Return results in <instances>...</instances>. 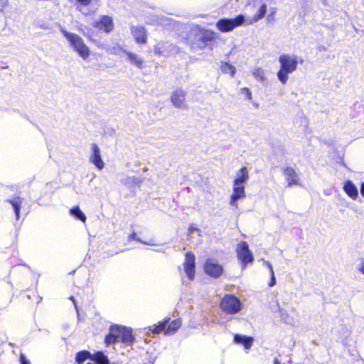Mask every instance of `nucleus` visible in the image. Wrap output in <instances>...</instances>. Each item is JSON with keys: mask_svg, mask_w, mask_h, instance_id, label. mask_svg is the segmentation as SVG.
I'll return each instance as SVG.
<instances>
[{"mask_svg": "<svg viewBox=\"0 0 364 364\" xmlns=\"http://www.w3.org/2000/svg\"><path fill=\"white\" fill-rule=\"evenodd\" d=\"M132 331L124 326L114 324L110 326L109 332L105 336V342L107 346L115 343L118 341L131 346L134 342Z\"/></svg>", "mask_w": 364, "mask_h": 364, "instance_id": "obj_1", "label": "nucleus"}, {"mask_svg": "<svg viewBox=\"0 0 364 364\" xmlns=\"http://www.w3.org/2000/svg\"><path fill=\"white\" fill-rule=\"evenodd\" d=\"M280 69L277 72L279 80L285 84L289 78V75L293 73L297 68L298 58L296 55L282 54L279 58Z\"/></svg>", "mask_w": 364, "mask_h": 364, "instance_id": "obj_2", "label": "nucleus"}, {"mask_svg": "<svg viewBox=\"0 0 364 364\" xmlns=\"http://www.w3.org/2000/svg\"><path fill=\"white\" fill-rule=\"evenodd\" d=\"M58 26L64 37L69 41L73 50L77 52L81 58L86 60L90 56V50L85 43L84 40L78 35L67 31L60 24H58Z\"/></svg>", "mask_w": 364, "mask_h": 364, "instance_id": "obj_3", "label": "nucleus"}, {"mask_svg": "<svg viewBox=\"0 0 364 364\" xmlns=\"http://www.w3.org/2000/svg\"><path fill=\"white\" fill-rule=\"evenodd\" d=\"M220 307L225 314L233 315L242 310L243 304L235 295L228 294L222 299Z\"/></svg>", "mask_w": 364, "mask_h": 364, "instance_id": "obj_4", "label": "nucleus"}, {"mask_svg": "<svg viewBox=\"0 0 364 364\" xmlns=\"http://www.w3.org/2000/svg\"><path fill=\"white\" fill-rule=\"evenodd\" d=\"M215 39V33L209 30H199L191 43L194 51L200 50L208 46Z\"/></svg>", "mask_w": 364, "mask_h": 364, "instance_id": "obj_5", "label": "nucleus"}, {"mask_svg": "<svg viewBox=\"0 0 364 364\" xmlns=\"http://www.w3.org/2000/svg\"><path fill=\"white\" fill-rule=\"evenodd\" d=\"M246 18L243 14H239L235 18H220L216 23L218 29L223 33L230 32L237 27H239L245 23Z\"/></svg>", "mask_w": 364, "mask_h": 364, "instance_id": "obj_6", "label": "nucleus"}, {"mask_svg": "<svg viewBox=\"0 0 364 364\" xmlns=\"http://www.w3.org/2000/svg\"><path fill=\"white\" fill-rule=\"evenodd\" d=\"M181 325L180 319H175L170 322V318H165L162 321L159 322L158 324H154L150 330L153 333L156 334L164 331L167 326L166 333L171 332H176Z\"/></svg>", "mask_w": 364, "mask_h": 364, "instance_id": "obj_7", "label": "nucleus"}, {"mask_svg": "<svg viewBox=\"0 0 364 364\" xmlns=\"http://www.w3.org/2000/svg\"><path fill=\"white\" fill-rule=\"evenodd\" d=\"M237 255L238 259L243 264V268L247 263L252 262L254 259L252 252L249 248V245L247 242H240L237 247Z\"/></svg>", "mask_w": 364, "mask_h": 364, "instance_id": "obj_8", "label": "nucleus"}, {"mask_svg": "<svg viewBox=\"0 0 364 364\" xmlns=\"http://www.w3.org/2000/svg\"><path fill=\"white\" fill-rule=\"evenodd\" d=\"M187 92L182 88H177L171 95V102L173 105L178 109H186L188 106L186 103Z\"/></svg>", "mask_w": 364, "mask_h": 364, "instance_id": "obj_9", "label": "nucleus"}, {"mask_svg": "<svg viewBox=\"0 0 364 364\" xmlns=\"http://www.w3.org/2000/svg\"><path fill=\"white\" fill-rule=\"evenodd\" d=\"M92 26L95 28L109 33L114 28L113 18L107 15L101 16L98 20L93 22Z\"/></svg>", "mask_w": 364, "mask_h": 364, "instance_id": "obj_10", "label": "nucleus"}, {"mask_svg": "<svg viewBox=\"0 0 364 364\" xmlns=\"http://www.w3.org/2000/svg\"><path fill=\"white\" fill-rule=\"evenodd\" d=\"M196 257L192 252H188L184 262V271L190 280H193L196 271Z\"/></svg>", "mask_w": 364, "mask_h": 364, "instance_id": "obj_11", "label": "nucleus"}, {"mask_svg": "<svg viewBox=\"0 0 364 364\" xmlns=\"http://www.w3.org/2000/svg\"><path fill=\"white\" fill-rule=\"evenodd\" d=\"M91 149L92 154L90 156V161L95 165L97 169L102 170L105 166V164L101 156L100 147L97 144H92Z\"/></svg>", "mask_w": 364, "mask_h": 364, "instance_id": "obj_12", "label": "nucleus"}, {"mask_svg": "<svg viewBox=\"0 0 364 364\" xmlns=\"http://www.w3.org/2000/svg\"><path fill=\"white\" fill-rule=\"evenodd\" d=\"M176 48L168 42H160L154 47V53L156 55L168 56L176 52Z\"/></svg>", "mask_w": 364, "mask_h": 364, "instance_id": "obj_13", "label": "nucleus"}, {"mask_svg": "<svg viewBox=\"0 0 364 364\" xmlns=\"http://www.w3.org/2000/svg\"><path fill=\"white\" fill-rule=\"evenodd\" d=\"M204 269L207 274L215 278L220 277L223 272L222 266L210 259L206 261Z\"/></svg>", "mask_w": 364, "mask_h": 364, "instance_id": "obj_14", "label": "nucleus"}, {"mask_svg": "<svg viewBox=\"0 0 364 364\" xmlns=\"http://www.w3.org/2000/svg\"><path fill=\"white\" fill-rule=\"evenodd\" d=\"M131 33L136 42L139 44H145L147 42L146 31L143 26H132Z\"/></svg>", "mask_w": 364, "mask_h": 364, "instance_id": "obj_15", "label": "nucleus"}, {"mask_svg": "<svg viewBox=\"0 0 364 364\" xmlns=\"http://www.w3.org/2000/svg\"><path fill=\"white\" fill-rule=\"evenodd\" d=\"M245 196V185L238 186L233 184V193L230 197V204L232 206H237V200L240 198H242Z\"/></svg>", "mask_w": 364, "mask_h": 364, "instance_id": "obj_16", "label": "nucleus"}, {"mask_svg": "<svg viewBox=\"0 0 364 364\" xmlns=\"http://www.w3.org/2000/svg\"><path fill=\"white\" fill-rule=\"evenodd\" d=\"M267 5L265 4H262L255 15L246 18V25L253 24L254 23H256L262 19L267 13Z\"/></svg>", "mask_w": 364, "mask_h": 364, "instance_id": "obj_17", "label": "nucleus"}, {"mask_svg": "<svg viewBox=\"0 0 364 364\" xmlns=\"http://www.w3.org/2000/svg\"><path fill=\"white\" fill-rule=\"evenodd\" d=\"M283 174L284 175L289 186L297 184L299 177L294 169L291 167H286L283 169Z\"/></svg>", "mask_w": 364, "mask_h": 364, "instance_id": "obj_18", "label": "nucleus"}, {"mask_svg": "<svg viewBox=\"0 0 364 364\" xmlns=\"http://www.w3.org/2000/svg\"><path fill=\"white\" fill-rule=\"evenodd\" d=\"M124 53H126L127 60L130 64L139 69H142L144 68V60L142 58L139 57L136 54L130 51L124 50Z\"/></svg>", "mask_w": 364, "mask_h": 364, "instance_id": "obj_19", "label": "nucleus"}, {"mask_svg": "<svg viewBox=\"0 0 364 364\" xmlns=\"http://www.w3.org/2000/svg\"><path fill=\"white\" fill-rule=\"evenodd\" d=\"M343 190L353 200H355L358 197V188L350 180H348L344 183Z\"/></svg>", "mask_w": 364, "mask_h": 364, "instance_id": "obj_20", "label": "nucleus"}, {"mask_svg": "<svg viewBox=\"0 0 364 364\" xmlns=\"http://www.w3.org/2000/svg\"><path fill=\"white\" fill-rule=\"evenodd\" d=\"M234 342L242 345L246 349H250L252 346L253 338L241 334H235L234 336Z\"/></svg>", "mask_w": 364, "mask_h": 364, "instance_id": "obj_21", "label": "nucleus"}, {"mask_svg": "<svg viewBox=\"0 0 364 364\" xmlns=\"http://www.w3.org/2000/svg\"><path fill=\"white\" fill-rule=\"evenodd\" d=\"M249 179V173L247 167H242L237 173L236 178L234 180V183L236 186L245 185Z\"/></svg>", "mask_w": 364, "mask_h": 364, "instance_id": "obj_22", "label": "nucleus"}, {"mask_svg": "<svg viewBox=\"0 0 364 364\" xmlns=\"http://www.w3.org/2000/svg\"><path fill=\"white\" fill-rule=\"evenodd\" d=\"M23 200V199L19 196L15 197L12 199L6 200V202L9 203L12 205L16 215V220H18L20 217V210Z\"/></svg>", "mask_w": 364, "mask_h": 364, "instance_id": "obj_23", "label": "nucleus"}, {"mask_svg": "<svg viewBox=\"0 0 364 364\" xmlns=\"http://www.w3.org/2000/svg\"><path fill=\"white\" fill-rule=\"evenodd\" d=\"M92 353L86 350L79 351L75 355V362L77 364H82L87 359L91 360Z\"/></svg>", "mask_w": 364, "mask_h": 364, "instance_id": "obj_24", "label": "nucleus"}, {"mask_svg": "<svg viewBox=\"0 0 364 364\" xmlns=\"http://www.w3.org/2000/svg\"><path fill=\"white\" fill-rule=\"evenodd\" d=\"M70 213L74 218H75L76 219H77L83 223H85L86 221V219H87L86 215L77 205L73 207L70 210Z\"/></svg>", "mask_w": 364, "mask_h": 364, "instance_id": "obj_25", "label": "nucleus"}, {"mask_svg": "<svg viewBox=\"0 0 364 364\" xmlns=\"http://www.w3.org/2000/svg\"><path fill=\"white\" fill-rule=\"evenodd\" d=\"M76 1L78 3L77 8L82 14L87 16L91 14V11L87 8V6L91 3V0Z\"/></svg>", "mask_w": 364, "mask_h": 364, "instance_id": "obj_26", "label": "nucleus"}, {"mask_svg": "<svg viewBox=\"0 0 364 364\" xmlns=\"http://www.w3.org/2000/svg\"><path fill=\"white\" fill-rule=\"evenodd\" d=\"M253 76L260 82H264L267 80L264 70L261 68H257L254 70Z\"/></svg>", "mask_w": 364, "mask_h": 364, "instance_id": "obj_27", "label": "nucleus"}, {"mask_svg": "<svg viewBox=\"0 0 364 364\" xmlns=\"http://www.w3.org/2000/svg\"><path fill=\"white\" fill-rule=\"evenodd\" d=\"M279 312L280 314L281 319L284 321V322L287 323H291L293 321V318L288 315L287 311L284 310V309L279 308Z\"/></svg>", "mask_w": 364, "mask_h": 364, "instance_id": "obj_28", "label": "nucleus"}, {"mask_svg": "<svg viewBox=\"0 0 364 364\" xmlns=\"http://www.w3.org/2000/svg\"><path fill=\"white\" fill-rule=\"evenodd\" d=\"M222 69L224 73H230L232 76H234L235 73V68L232 65L225 63L224 65L222 66Z\"/></svg>", "mask_w": 364, "mask_h": 364, "instance_id": "obj_29", "label": "nucleus"}, {"mask_svg": "<svg viewBox=\"0 0 364 364\" xmlns=\"http://www.w3.org/2000/svg\"><path fill=\"white\" fill-rule=\"evenodd\" d=\"M129 240H136V241H138L141 243L146 244V245H151V243L144 242V241L141 240L139 237H138L136 235V233L134 231H133L132 232V234L129 236Z\"/></svg>", "mask_w": 364, "mask_h": 364, "instance_id": "obj_30", "label": "nucleus"}, {"mask_svg": "<svg viewBox=\"0 0 364 364\" xmlns=\"http://www.w3.org/2000/svg\"><path fill=\"white\" fill-rule=\"evenodd\" d=\"M19 362H20V364H31L30 360L23 353L20 354Z\"/></svg>", "mask_w": 364, "mask_h": 364, "instance_id": "obj_31", "label": "nucleus"}, {"mask_svg": "<svg viewBox=\"0 0 364 364\" xmlns=\"http://www.w3.org/2000/svg\"><path fill=\"white\" fill-rule=\"evenodd\" d=\"M242 92L245 93V97L248 99V100H251L252 99V92L250 91V90L247 87H244L242 89Z\"/></svg>", "mask_w": 364, "mask_h": 364, "instance_id": "obj_32", "label": "nucleus"}, {"mask_svg": "<svg viewBox=\"0 0 364 364\" xmlns=\"http://www.w3.org/2000/svg\"><path fill=\"white\" fill-rule=\"evenodd\" d=\"M270 275H271V279H270L269 286L273 287L276 284V278L274 276V272H272V274H270Z\"/></svg>", "mask_w": 364, "mask_h": 364, "instance_id": "obj_33", "label": "nucleus"}, {"mask_svg": "<svg viewBox=\"0 0 364 364\" xmlns=\"http://www.w3.org/2000/svg\"><path fill=\"white\" fill-rule=\"evenodd\" d=\"M263 262L267 265V267L269 269L270 274L274 272L273 267L269 261H265L264 259H263Z\"/></svg>", "mask_w": 364, "mask_h": 364, "instance_id": "obj_34", "label": "nucleus"}, {"mask_svg": "<svg viewBox=\"0 0 364 364\" xmlns=\"http://www.w3.org/2000/svg\"><path fill=\"white\" fill-rule=\"evenodd\" d=\"M358 271L364 274V259H363L360 264L358 265Z\"/></svg>", "mask_w": 364, "mask_h": 364, "instance_id": "obj_35", "label": "nucleus"}, {"mask_svg": "<svg viewBox=\"0 0 364 364\" xmlns=\"http://www.w3.org/2000/svg\"><path fill=\"white\" fill-rule=\"evenodd\" d=\"M276 13V11L274 9H273L272 11H271V13L268 15L267 16V20L268 21H271L272 18H273L274 14Z\"/></svg>", "mask_w": 364, "mask_h": 364, "instance_id": "obj_36", "label": "nucleus"}, {"mask_svg": "<svg viewBox=\"0 0 364 364\" xmlns=\"http://www.w3.org/2000/svg\"><path fill=\"white\" fill-rule=\"evenodd\" d=\"M8 4V0H0V6L4 8Z\"/></svg>", "mask_w": 364, "mask_h": 364, "instance_id": "obj_37", "label": "nucleus"}, {"mask_svg": "<svg viewBox=\"0 0 364 364\" xmlns=\"http://www.w3.org/2000/svg\"><path fill=\"white\" fill-rule=\"evenodd\" d=\"M70 299L71 301H73V304H74V305H75V309H76V311H77H77H78V309H77V303H76V301H75V299L74 296H71L70 297Z\"/></svg>", "mask_w": 364, "mask_h": 364, "instance_id": "obj_38", "label": "nucleus"}, {"mask_svg": "<svg viewBox=\"0 0 364 364\" xmlns=\"http://www.w3.org/2000/svg\"><path fill=\"white\" fill-rule=\"evenodd\" d=\"M360 194L364 197V182H362L360 184Z\"/></svg>", "mask_w": 364, "mask_h": 364, "instance_id": "obj_39", "label": "nucleus"}, {"mask_svg": "<svg viewBox=\"0 0 364 364\" xmlns=\"http://www.w3.org/2000/svg\"><path fill=\"white\" fill-rule=\"evenodd\" d=\"M198 228H194V227H192V226H191V227L189 228V229H188V231H189L191 233H193V232H194L195 231H198Z\"/></svg>", "mask_w": 364, "mask_h": 364, "instance_id": "obj_40", "label": "nucleus"}, {"mask_svg": "<svg viewBox=\"0 0 364 364\" xmlns=\"http://www.w3.org/2000/svg\"><path fill=\"white\" fill-rule=\"evenodd\" d=\"M40 27H41V28H43V29H46H46H49V28H49L48 26H46V24H42V25H41V26H40Z\"/></svg>", "mask_w": 364, "mask_h": 364, "instance_id": "obj_41", "label": "nucleus"}, {"mask_svg": "<svg viewBox=\"0 0 364 364\" xmlns=\"http://www.w3.org/2000/svg\"><path fill=\"white\" fill-rule=\"evenodd\" d=\"M9 345H10L11 346H14V344H13V343H9Z\"/></svg>", "mask_w": 364, "mask_h": 364, "instance_id": "obj_42", "label": "nucleus"}]
</instances>
